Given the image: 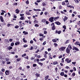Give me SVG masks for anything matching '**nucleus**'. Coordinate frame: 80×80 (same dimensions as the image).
I'll use <instances>...</instances> for the list:
<instances>
[{
  "instance_id": "1",
  "label": "nucleus",
  "mask_w": 80,
  "mask_h": 80,
  "mask_svg": "<svg viewBox=\"0 0 80 80\" xmlns=\"http://www.w3.org/2000/svg\"><path fill=\"white\" fill-rule=\"evenodd\" d=\"M69 58H67L66 59L65 61L67 63H70L72 62V59H70Z\"/></svg>"
},
{
  "instance_id": "2",
  "label": "nucleus",
  "mask_w": 80,
  "mask_h": 80,
  "mask_svg": "<svg viewBox=\"0 0 80 80\" xmlns=\"http://www.w3.org/2000/svg\"><path fill=\"white\" fill-rule=\"evenodd\" d=\"M49 21L51 23L54 22V18L53 17H51L49 19Z\"/></svg>"
},
{
  "instance_id": "3",
  "label": "nucleus",
  "mask_w": 80,
  "mask_h": 80,
  "mask_svg": "<svg viewBox=\"0 0 80 80\" xmlns=\"http://www.w3.org/2000/svg\"><path fill=\"white\" fill-rule=\"evenodd\" d=\"M65 48H66V47H61L59 48V50L60 51H63L64 50H65Z\"/></svg>"
},
{
  "instance_id": "4",
  "label": "nucleus",
  "mask_w": 80,
  "mask_h": 80,
  "mask_svg": "<svg viewBox=\"0 0 80 80\" xmlns=\"http://www.w3.org/2000/svg\"><path fill=\"white\" fill-rule=\"evenodd\" d=\"M66 52L68 54H69L70 52V50L68 48H67L66 49Z\"/></svg>"
},
{
  "instance_id": "5",
  "label": "nucleus",
  "mask_w": 80,
  "mask_h": 80,
  "mask_svg": "<svg viewBox=\"0 0 80 80\" xmlns=\"http://www.w3.org/2000/svg\"><path fill=\"white\" fill-rule=\"evenodd\" d=\"M55 34H57V33H58V34H60L61 33H62V31L61 30L60 31H58V30H56L55 31Z\"/></svg>"
},
{
  "instance_id": "6",
  "label": "nucleus",
  "mask_w": 80,
  "mask_h": 80,
  "mask_svg": "<svg viewBox=\"0 0 80 80\" xmlns=\"http://www.w3.org/2000/svg\"><path fill=\"white\" fill-rule=\"evenodd\" d=\"M73 48L72 49V50H76V51H80V50L78 48H77V47H75V46H73L72 47Z\"/></svg>"
},
{
  "instance_id": "7",
  "label": "nucleus",
  "mask_w": 80,
  "mask_h": 80,
  "mask_svg": "<svg viewBox=\"0 0 80 80\" xmlns=\"http://www.w3.org/2000/svg\"><path fill=\"white\" fill-rule=\"evenodd\" d=\"M5 74L6 75H8L10 74V71L8 70H7L5 72Z\"/></svg>"
},
{
  "instance_id": "8",
  "label": "nucleus",
  "mask_w": 80,
  "mask_h": 80,
  "mask_svg": "<svg viewBox=\"0 0 80 80\" xmlns=\"http://www.w3.org/2000/svg\"><path fill=\"white\" fill-rule=\"evenodd\" d=\"M54 23L56 24H57L58 25H61V23H60V22L58 21L56 22H54Z\"/></svg>"
},
{
  "instance_id": "9",
  "label": "nucleus",
  "mask_w": 80,
  "mask_h": 80,
  "mask_svg": "<svg viewBox=\"0 0 80 80\" xmlns=\"http://www.w3.org/2000/svg\"><path fill=\"white\" fill-rule=\"evenodd\" d=\"M0 19L1 22H3V17L2 16H0Z\"/></svg>"
},
{
  "instance_id": "10",
  "label": "nucleus",
  "mask_w": 80,
  "mask_h": 80,
  "mask_svg": "<svg viewBox=\"0 0 80 80\" xmlns=\"http://www.w3.org/2000/svg\"><path fill=\"white\" fill-rule=\"evenodd\" d=\"M26 14L28 15H31V13L28 11L26 12Z\"/></svg>"
},
{
  "instance_id": "11",
  "label": "nucleus",
  "mask_w": 80,
  "mask_h": 80,
  "mask_svg": "<svg viewBox=\"0 0 80 80\" xmlns=\"http://www.w3.org/2000/svg\"><path fill=\"white\" fill-rule=\"evenodd\" d=\"M7 49H8L9 50H12V49H13V48H12V47H11V46H9L7 47Z\"/></svg>"
},
{
  "instance_id": "12",
  "label": "nucleus",
  "mask_w": 80,
  "mask_h": 80,
  "mask_svg": "<svg viewBox=\"0 0 80 80\" xmlns=\"http://www.w3.org/2000/svg\"><path fill=\"white\" fill-rule=\"evenodd\" d=\"M67 19H68V18H67V17L65 16H64V18H63V21H64V22H65V21H66V20H67Z\"/></svg>"
},
{
  "instance_id": "13",
  "label": "nucleus",
  "mask_w": 80,
  "mask_h": 80,
  "mask_svg": "<svg viewBox=\"0 0 80 80\" xmlns=\"http://www.w3.org/2000/svg\"><path fill=\"white\" fill-rule=\"evenodd\" d=\"M58 63V62L57 61L54 62L52 63L53 65H57Z\"/></svg>"
},
{
  "instance_id": "14",
  "label": "nucleus",
  "mask_w": 80,
  "mask_h": 80,
  "mask_svg": "<svg viewBox=\"0 0 80 80\" xmlns=\"http://www.w3.org/2000/svg\"><path fill=\"white\" fill-rule=\"evenodd\" d=\"M56 28V27H55V26H52V30H55Z\"/></svg>"
},
{
  "instance_id": "15",
  "label": "nucleus",
  "mask_w": 80,
  "mask_h": 80,
  "mask_svg": "<svg viewBox=\"0 0 80 80\" xmlns=\"http://www.w3.org/2000/svg\"><path fill=\"white\" fill-rule=\"evenodd\" d=\"M70 42V40H68L66 41V42L65 43V44L66 45V44H67V43H68Z\"/></svg>"
},
{
  "instance_id": "16",
  "label": "nucleus",
  "mask_w": 80,
  "mask_h": 80,
  "mask_svg": "<svg viewBox=\"0 0 80 80\" xmlns=\"http://www.w3.org/2000/svg\"><path fill=\"white\" fill-rule=\"evenodd\" d=\"M48 77H49V76L48 75L45 77L44 79L45 80H47L48 79Z\"/></svg>"
},
{
  "instance_id": "17",
  "label": "nucleus",
  "mask_w": 80,
  "mask_h": 80,
  "mask_svg": "<svg viewBox=\"0 0 80 80\" xmlns=\"http://www.w3.org/2000/svg\"><path fill=\"white\" fill-rule=\"evenodd\" d=\"M46 21V20L45 19H43L42 20L41 22L43 23H45Z\"/></svg>"
},
{
  "instance_id": "18",
  "label": "nucleus",
  "mask_w": 80,
  "mask_h": 80,
  "mask_svg": "<svg viewBox=\"0 0 80 80\" xmlns=\"http://www.w3.org/2000/svg\"><path fill=\"white\" fill-rule=\"evenodd\" d=\"M24 16H22L20 18V20H24Z\"/></svg>"
},
{
  "instance_id": "19",
  "label": "nucleus",
  "mask_w": 80,
  "mask_h": 80,
  "mask_svg": "<svg viewBox=\"0 0 80 80\" xmlns=\"http://www.w3.org/2000/svg\"><path fill=\"white\" fill-rule=\"evenodd\" d=\"M16 13H19V12H20V10H19L18 9H16L15 10Z\"/></svg>"
},
{
  "instance_id": "20",
  "label": "nucleus",
  "mask_w": 80,
  "mask_h": 80,
  "mask_svg": "<svg viewBox=\"0 0 80 80\" xmlns=\"http://www.w3.org/2000/svg\"><path fill=\"white\" fill-rule=\"evenodd\" d=\"M68 48H69L70 50H72V47L71 46V45H69Z\"/></svg>"
},
{
  "instance_id": "21",
  "label": "nucleus",
  "mask_w": 80,
  "mask_h": 80,
  "mask_svg": "<svg viewBox=\"0 0 80 80\" xmlns=\"http://www.w3.org/2000/svg\"><path fill=\"white\" fill-rule=\"evenodd\" d=\"M20 45V42H16L15 43V45Z\"/></svg>"
},
{
  "instance_id": "22",
  "label": "nucleus",
  "mask_w": 80,
  "mask_h": 80,
  "mask_svg": "<svg viewBox=\"0 0 80 80\" xmlns=\"http://www.w3.org/2000/svg\"><path fill=\"white\" fill-rule=\"evenodd\" d=\"M44 37H42V38H39V40L42 42V41H43V40L44 38H43Z\"/></svg>"
},
{
  "instance_id": "23",
  "label": "nucleus",
  "mask_w": 80,
  "mask_h": 80,
  "mask_svg": "<svg viewBox=\"0 0 80 80\" xmlns=\"http://www.w3.org/2000/svg\"><path fill=\"white\" fill-rule=\"evenodd\" d=\"M23 33H24V35H27L28 34V32H26L25 31L23 32Z\"/></svg>"
},
{
  "instance_id": "24",
  "label": "nucleus",
  "mask_w": 80,
  "mask_h": 80,
  "mask_svg": "<svg viewBox=\"0 0 80 80\" xmlns=\"http://www.w3.org/2000/svg\"><path fill=\"white\" fill-rule=\"evenodd\" d=\"M59 17H58V16L56 18H54V20L55 21H56V20H58V18H59Z\"/></svg>"
},
{
  "instance_id": "25",
  "label": "nucleus",
  "mask_w": 80,
  "mask_h": 80,
  "mask_svg": "<svg viewBox=\"0 0 80 80\" xmlns=\"http://www.w3.org/2000/svg\"><path fill=\"white\" fill-rule=\"evenodd\" d=\"M38 65H41V66H42V65H43V63L40 62H38Z\"/></svg>"
},
{
  "instance_id": "26",
  "label": "nucleus",
  "mask_w": 80,
  "mask_h": 80,
  "mask_svg": "<svg viewBox=\"0 0 80 80\" xmlns=\"http://www.w3.org/2000/svg\"><path fill=\"white\" fill-rule=\"evenodd\" d=\"M60 75H61V76H63V75H64V72H61L60 73Z\"/></svg>"
},
{
  "instance_id": "27",
  "label": "nucleus",
  "mask_w": 80,
  "mask_h": 80,
  "mask_svg": "<svg viewBox=\"0 0 80 80\" xmlns=\"http://www.w3.org/2000/svg\"><path fill=\"white\" fill-rule=\"evenodd\" d=\"M52 41L53 42H57V40L56 39H52Z\"/></svg>"
},
{
  "instance_id": "28",
  "label": "nucleus",
  "mask_w": 80,
  "mask_h": 80,
  "mask_svg": "<svg viewBox=\"0 0 80 80\" xmlns=\"http://www.w3.org/2000/svg\"><path fill=\"white\" fill-rule=\"evenodd\" d=\"M22 40L23 42H24V43H27V41H26L25 40V38H23V39H22Z\"/></svg>"
},
{
  "instance_id": "29",
  "label": "nucleus",
  "mask_w": 80,
  "mask_h": 80,
  "mask_svg": "<svg viewBox=\"0 0 80 80\" xmlns=\"http://www.w3.org/2000/svg\"><path fill=\"white\" fill-rule=\"evenodd\" d=\"M36 76H37V77H40V74H38V73H36L35 74Z\"/></svg>"
},
{
  "instance_id": "30",
  "label": "nucleus",
  "mask_w": 80,
  "mask_h": 80,
  "mask_svg": "<svg viewBox=\"0 0 80 80\" xmlns=\"http://www.w3.org/2000/svg\"><path fill=\"white\" fill-rule=\"evenodd\" d=\"M5 59L6 62H8V61H9V59L8 58H6Z\"/></svg>"
},
{
  "instance_id": "31",
  "label": "nucleus",
  "mask_w": 80,
  "mask_h": 80,
  "mask_svg": "<svg viewBox=\"0 0 80 80\" xmlns=\"http://www.w3.org/2000/svg\"><path fill=\"white\" fill-rule=\"evenodd\" d=\"M33 23L34 24H35V23H38V21H37V20H35L33 21Z\"/></svg>"
},
{
  "instance_id": "32",
  "label": "nucleus",
  "mask_w": 80,
  "mask_h": 80,
  "mask_svg": "<svg viewBox=\"0 0 80 80\" xmlns=\"http://www.w3.org/2000/svg\"><path fill=\"white\" fill-rule=\"evenodd\" d=\"M14 28L16 29L18 28H19V26L16 25L14 27Z\"/></svg>"
},
{
  "instance_id": "33",
  "label": "nucleus",
  "mask_w": 80,
  "mask_h": 80,
  "mask_svg": "<svg viewBox=\"0 0 80 80\" xmlns=\"http://www.w3.org/2000/svg\"><path fill=\"white\" fill-rule=\"evenodd\" d=\"M79 43H80V42L77 41L74 44L75 45H77V44H79Z\"/></svg>"
},
{
  "instance_id": "34",
  "label": "nucleus",
  "mask_w": 80,
  "mask_h": 80,
  "mask_svg": "<svg viewBox=\"0 0 80 80\" xmlns=\"http://www.w3.org/2000/svg\"><path fill=\"white\" fill-rule=\"evenodd\" d=\"M54 45L55 46V47H57L58 46V44L56 43H54Z\"/></svg>"
},
{
  "instance_id": "35",
  "label": "nucleus",
  "mask_w": 80,
  "mask_h": 80,
  "mask_svg": "<svg viewBox=\"0 0 80 80\" xmlns=\"http://www.w3.org/2000/svg\"><path fill=\"white\" fill-rule=\"evenodd\" d=\"M44 58H47V55L46 54H44Z\"/></svg>"
},
{
  "instance_id": "36",
  "label": "nucleus",
  "mask_w": 80,
  "mask_h": 80,
  "mask_svg": "<svg viewBox=\"0 0 80 80\" xmlns=\"http://www.w3.org/2000/svg\"><path fill=\"white\" fill-rule=\"evenodd\" d=\"M62 5H65V1H63V2H62Z\"/></svg>"
},
{
  "instance_id": "37",
  "label": "nucleus",
  "mask_w": 80,
  "mask_h": 80,
  "mask_svg": "<svg viewBox=\"0 0 80 80\" xmlns=\"http://www.w3.org/2000/svg\"><path fill=\"white\" fill-rule=\"evenodd\" d=\"M26 55H27V54H26V53H25V54H23L22 56V57H25V56H26Z\"/></svg>"
},
{
  "instance_id": "38",
  "label": "nucleus",
  "mask_w": 80,
  "mask_h": 80,
  "mask_svg": "<svg viewBox=\"0 0 80 80\" xmlns=\"http://www.w3.org/2000/svg\"><path fill=\"white\" fill-rule=\"evenodd\" d=\"M33 46H31L30 49V50H33Z\"/></svg>"
},
{
  "instance_id": "39",
  "label": "nucleus",
  "mask_w": 80,
  "mask_h": 80,
  "mask_svg": "<svg viewBox=\"0 0 80 80\" xmlns=\"http://www.w3.org/2000/svg\"><path fill=\"white\" fill-rule=\"evenodd\" d=\"M0 75L3 76V72H0Z\"/></svg>"
},
{
  "instance_id": "40",
  "label": "nucleus",
  "mask_w": 80,
  "mask_h": 80,
  "mask_svg": "<svg viewBox=\"0 0 80 80\" xmlns=\"http://www.w3.org/2000/svg\"><path fill=\"white\" fill-rule=\"evenodd\" d=\"M37 64H33L32 66L33 67H37Z\"/></svg>"
},
{
  "instance_id": "41",
  "label": "nucleus",
  "mask_w": 80,
  "mask_h": 80,
  "mask_svg": "<svg viewBox=\"0 0 80 80\" xmlns=\"http://www.w3.org/2000/svg\"><path fill=\"white\" fill-rule=\"evenodd\" d=\"M24 58H25L26 59L28 60V56H27L26 57H24Z\"/></svg>"
},
{
  "instance_id": "42",
  "label": "nucleus",
  "mask_w": 80,
  "mask_h": 80,
  "mask_svg": "<svg viewBox=\"0 0 80 80\" xmlns=\"http://www.w3.org/2000/svg\"><path fill=\"white\" fill-rule=\"evenodd\" d=\"M17 60L18 62H19V61H20V60H21V58H18L17 59Z\"/></svg>"
},
{
  "instance_id": "43",
  "label": "nucleus",
  "mask_w": 80,
  "mask_h": 80,
  "mask_svg": "<svg viewBox=\"0 0 80 80\" xmlns=\"http://www.w3.org/2000/svg\"><path fill=\"white\" fill-rule=\"evenodd\" d=\"M55 70L56 72H58V68H56L55 69Z\"/></svg>"
},
{
  "instance_id": "44",
  "label": "nucleus",
  "mask_w": 80,
  "mask_h": 80,
  "mask_svg": "<svg viewBox=\"0 0 80 80\" xmlns=\"http://www.w3.org/2000/svg\"><path fill=\"white\" fill-rule=\"evenodd\" d=\"M42 1H41L40 0L36 1V2H37V3H40V2H42Z\"/></svg>"
},
{
  "instance_id": "45",
  "label": "nucleus",
  "mask_w": 80,
  "mask_h": 80,
  "mask_svg": "<svg viewBox=\"0 0 80 80\" xmlns=\"http://www.w3.org/2000/svg\"><path fill=\"white\" fill-rule=\"evenodd\" d=\"M42 5L43 6H45V5H46V4L45 3L43 2L42 3Z\"/></svg>"
},
{
  "instance_id": "46",
  "label": "nucleus",
  "mask_w": 80,
  "mask_h": 80,
  "mask_svg": "<svg viewBox=\"0 0 80 80\" xmlns=\"http://www.w3.org/2000/svg\"><path fill=\"white\" fill-rule=\"evenodd\" d=\"M35 27H39V25H38V24H36L35 25H34Z\"/></svg>"
},
{
  "instance_id": "47",
  "label": "nucleus",
  "mask_w": 80,
  "mask_h": 80,
  "mask_svg": "<svg viewBox=\"0 0 80 80\" xmlns=\"http://www.w3.org/2000/svg\"><path fill=\"white\" fill-rule=\"evenodd\" d=\"M46 43H47V42L46 41H45L44 42H43L42 43V45H45V44H46Z\"/></svg>"
},
{
  "instance_id": "48",
  "label": "nucleus",
  "mask_w": 80,
  "mask_h": 80,
  "mask_svg": "<svg viewBox=\"0 0 80 80\" xmlns=\"http://www.w3.org/2000/svg\"><path fill=\"white\" fill-rule=\"evenodd\" d=\"M35 59V57H33L32 58H31V60H33Z\"/></svg>"
},
{
  "instance_id": "49",
  "label": "nucleus",
  "mask_w": 80,
  "mask_h": 80,
  "mask_svg": "<svg viewBox=\"0 0 80 80\" xmlns=\"http://www.w3.org/2000/svg\"><path fill=\"white\" fill-rule=\"evenodd\" d=\"M13 45H14V43L13 42L11 43V46L13 47Z\"/></svg>"
},
{
  "instance_id": "50",
  "label": "nucleus",
  "mask_w": 80,
  "mask_h": 80,
  "mask_svg": "<svg viewBox=\"0 0 80 80\" xmlns=\"http://www.w3.org/2000/svg\"><path fill=\"white\" fill-rule=\"evenodd\" d=\"M63 28H64L65 29H66V28H67L66 27V26L64 25L63 26Z\"/></svg>"
},
{
  "instance_id": "51",
  "label": "nucleus",
  "mask_w": 80,
  "mask_h": 80,
  "mask_svg": "<svg viewBox=\"0 0 80 80\" xmlns=\"http://www.w3.org/2000/svg\"><path fill=\"white\" fill-rule=\"evenodd\" d=\"M51 26H55V23H54V22L52 23L51 24Z\"/></svg>"
},
{
  "instance_id": "52",
  "label": "nucleus",
  "mask_w": 80,
  "mask_h": 80,
  "mask_svg": "<svg viewBox=\"0 0 80 80\" xmlns=\"http://www.w3.org/2000/svg\"><path fill=\"white\" fill-rule=\"evenodd\" d=\"M28 47V46L27 44H25L23 46V47L24 48H26V47Z\"/></svg>"
},
{
  "instance_id": "53",
  "label": "nucleus",
  "mask_w": 80,
  "mask_h": 80,
  "mask_svg": "<svg viewBox=\"0 0 80 80\" xmlns=\"http://www.w3.org/2000/svg\"><path fill=\"white\" fill-rule=\"evenodd\" d=\"M26 4H29V1L28 0H27L26 2Z\"/></svg>"
},
{
  "instance_id": "54",
  "label": "nucleus",
  "mask_w": 80,
  "mask_h": 80,
  "mask_svg": "<svg viewBox=\"0 0 80 80\" xmlns=\"http://www.w3.org/2000/svg\"><path fill=\"white\" fill-rule=\"evenodd\" d=\"M9 42H12V41H13V39H12V38L10 39H9Z\"/></svg>"
},
{
  "instance_id": "55",
  "label": "nucleus",
  "mask_w": 80,
  "mask_h": 80,
  "mask_svg": "<svg viewBox=\"0 0 80 80\" xmlns=\"http://www.w3.org/2000/svg\"><path fill=\"white\" fill-rule=\"evenodd\" d=\"M47 31H44V34H47Z\"/></svg>"
},
{
  "instance_id": "56",
  "label": "nucleus",
  "mask_w": 80,
  "mask_h": 80,
  "mask_svg": "<svg viewBox=\"0 0 80 80\" xmlns=\"http://www.w3.org/2000/svg\"><path fill=\"white\" fill-rule=\"evenodd\" d=\"M65 61H64V59H62L61 63H64Z\"/></svg>"
},
{
  "instance_id": "57",
  "label": "nucleus",
  "mask_w": 80,
  "mask_h": 80,
  "mask_svg": "<svg viewBox=\"0 0 80 80\" xmlns=\"http://www.w3.org/2000/svg\"><path fill=\"white\" fill-rule=\"evenodd\" d=\"M78 25H79V27H80V21H79L77 23Z\"/></svg>"
},
{
  "instance_id": "58",
  "label": "nucleus",
  "mask_w": 80,
  "mask_h": 80,
  "mask_svg": "<svg viewBox=\"0 0 80 80\" xmlns=\"http://www.w3.org/2000/svg\"><path fill=\"white\" fill-rule=\"evenodd\" d=\"M62 57L63 56H62V55H61L59 56L58 58H62Z\"/></svg>"
},
{
  "instance_id": "59",
  "label": "nucleus",
  "mask_w": 80,
  "mask_h": 80,
  "mask_svg": "<svg viewBox=\"0 0 80 80\" xmlns=\"http://www.w3.org/2000/svg\"><path fill=\"white\" fill-rule=\"evenodd\" d=\"M43 35H43V34H39V36H40V37H43Z\"/></svg>"
},
{
  "instance_id": "60",
  "label": "nucleus",
  "mask_w": 80,
  "mask_h": 80,
  "mask_svg": "<svg viewBox=\"0 0 80 80\" xmlns=\"http://www.w3.org/2000/svg\"><path fill=\"white\" fill-rule=\"evenodd\" d=\"M1 71H2V72H5V69L2 68L1 69Z\"/></svg>"
},
{
  "instance_id": "61",
  "label": "nucleus",
  "mask_w": 80,
  "mask_h": 80,
  "mask_svg": "<svg viewBox=\"0 0 80 80\" xmlns=\"http://www.w3.org/2000/svg\"><path fill=\"white\" fill-rule=\"evenodd\" d=\"M59 9H62V6L60 5L59 7Z\"/></svg>"
},
{
  "instance_id": "62",
  "label": "nucleus",
  "mask_w": 80,
  "mask_h": 80,
  "mask_svg": "<svg viewBox=\"0 0 80 80\" xmlns=\"http://www.w3.org/2000/svg\"><path fill=\"white\" fill-rule=\"evenodd\" d=\"M33 43V40H31L30 41V43L32 44V43Z\"/></svg>"
},
{
  "instance_id": "63",
  "label": "nucleus",
  "mask_w": 80,
  "mask_h": 80,
  "mask_svg": "<svg viewBox=\"0 0 80 80\" xmlns=\"http://www.w3.org/2000/svg\"><path fill=\"white\" fill-rule=\"evenodd\" d=\"M74 2H75L76 3H78V0H74Z\"/></svg>"
},
{
  "instance_id": "64",
  "label": "nucleus",
  "mask_w": 80,
  "mask_h": 80,
  "mask_svg": "<svg viewBox=\"0 0 80 80\" xmlns=\"http://www.w3.org/2000/svg\"><path fill=\"white\" fill-rule=\"evenodd\" d=\"M72 76H75V73L73 72L72 73Z\"/></svg>"
}]
</instances>
